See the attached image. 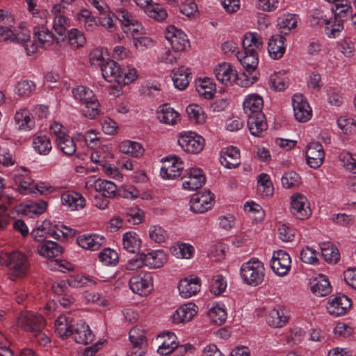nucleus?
I'll return each instance as SVG.
<instances>
[{
  "instance_id": "7",
  "label": "nucleus",
  "mask_w": 356,
  "mask_h": 356,
  "mask_svg": "<svg viewBox=\"0 0 356 356\" xmlns=\"http://www.w3.org/2000/svg\"><path fill=\"white\" fill-rule=\"evenodd\" d=\"M165 37L175 52H181L190 48V42L186 35L174 26L166 29Z\"/></svg>"
},
{
  "instance_id": "38",
  "label": "nucleus",
  "mask_w": 356,
  "mask_h": 356,
  "mask_svg": "<svg viewBox=\"0 0 356 356\" xmlns=\"http://www.w3.org/2000/svg\"><path fill=\"white\" fill-rule=\"evenodd\" d=\"M321 250L322 256L325 261L330 263H337L339 260V252L332 243L329 242L322 243L321 244Z\"/></svg>"
},
{
  "instance_id": "40",
  "label": "nucleus",
  "mask_w": 356,
  "mask_h": 356,
  "mask_svg": "<svg viewBox=\"0 0 356 356\" xmlns=\"http://www.w3.org/2000/svg\"><path fill=\"white\" fill-rule=\"evenodd\" d=\"M186 113L190 120L196 124H202L206 121L207 116L202 108L197 104L188 106Z\"/></svg>"
},
{
  "instance_id": "22",
  "label": "nucleus",
  "mask_w": 356,
  "mask_h": 356,
  "mask_svg": "<svg viewBox=\"0 0 356 356\" xmlns=\"http://www.w3.org/2000/svg\"><path fill=\"white\" fill-rule=\"evenodd\" d=\"M264 100L257 94L249 95L243 102V110L247 116L263 113Z\"/></svg>"
},
{
  "instance_id": "46",
  "label": "nucleus",
  "mask_w": 356,
  "mask_h": 356,
  "mask_svg": "<svg viewBox=\"0 0 356 356\" xmlns=\"http://www.w3.org/2000/svg\"><path fill=\"white\" fill-rule=\"evenodd\" d=\"M70 26V19L64 15L56 14L54 18V31L59 35H65L67 28Z\"/></svg>"
},
{
  "instance_id": "55",
  "label": "nucleus",
  "mask_w": 356,
  "mask_h": 356,
  "mask_svg": "<svg viewBox=\"0 0 356 356\" xmlns=\"http://www.w3.org/2000/svg\"><path fill=\"white\" fill-rule=\"evenodd\" d=\"M226 283L221 275L214 276L210 282V291L216 296L220 295L226 288Z\"/></svg>"
},
{
  "instance_id": "28",
  "label": "nucleus",
  "mask_w": 356,
  "mask_h": 356,
  "mask_svg": "<svg viewBox=\"0 0 356 356\" xmlns=\"http://www.w3.org/2000/svg\"><path fill=\"white\" fill-rule=\"evenodd\" d=\"M220 163L227 168H234L240 164V152L234 147H230L222 152L220 155Z\"/></svg>"
},
{
  "instance_id": "8",
  "label": "nucleus",
  "mask_w": 356,
  "mask_h": 356,
  "mask_svg": "<svg viewBox=\"0 0 356 356\" xmlns=\"http://www.w3.org/2000/svg\"><path fill=\"white\" fill-rule=\"evenodd\" d=\"M178 142L184 151L190 154L200 153L204 146V139L194 132L181 135Z\"/></svg>"
},
{
  "instance_id": "9",
  "label": "nucleus",
  "mask_w": 356,
  "mask_h": 356,
  "mask_svg": "<svg viewBox=\"0 0 356 356\" xmlns=\"http://www.w3.org/2000/svg\"><path fill=\"white\" fill-rule=\"evenodd\" d=\"M291 211L298 219L308 218L312 214V211L307 197L300 193L293 195L291 197Z\"/></svg>"
},
{
  "instance_id": "21",
  "label": "nucleus",
  "mask_w": 356,
  "mask_h": 356,
  "mask_svg": "<svg viewBox=\"0 0 356 356\" xmlns=\"http://www.w3.org/2000/svg\"><path fill=\"white\" fill-rule=\"evenodd\" d=\"M200 280L198 277H187L179 282L178 289L181 297L188 298L200 291Z\"/></svg>"
},
{
  "instance_id": "36",
  "label": "nucleus",
  "mask_w": 356,
  "mask_h": 356,
  "mask_svg": "<svg viewBox=\"0 0 356 356\" xmlns=\"http://www.w3.org/2000/svg\"><path fill=\"white\" fill-rule=\"evenodd\" d=\"M123 248L129 252H137L141 245V241L134 232H127L123 235Z\"/></svg>"
},
{
  "instance_id": "60",
  "label": "nucleus",
  "mask_w": 356,
  "mask_h": 356,
  "mask_svg": "<svg viewBox=\"0 0 356 356\" xmlns=\"http://www.w3.org/2000/svg\"><path fill=\"white\" fill-rule=\"evenodd\" d=\"M149 237L156 243L164 242L166 237L165 231L161 227L153 226L149 229Z\"/></svg>"
},
{
  "instance_id": "32",
  "label": "nucleus",
  "mask_w": 356,
  "mask_h": 356,
  "mask_svg": "<svg viewBox=\"0 0 356 356\" xmlns=\"http://www.w3.org/2000/svg\"><path fill=\"white\" fill-rule=\"evenodd\" d=\"M311 290L318 296H325L330 293L331 286L325 276H320L311 282Z\"/></svg>"
},
{
  "instance_id": "64",
  "label": "nucleus",
  "mask_w": 356,
  "mask_h": 356,
  "mask_svg": "<svg viewBox=\"0 0 356 356\" xmlns=\"http://www.w3.org/2000/svg\"><path fill=\"white\" fill-rule=\"evenodd\" d=\"M134 44L139 51H144L153 46V41L150 38L140 35L134 39Z\"/></svg>"
},
{
  "instance_id": "15",
  "label": "nucleus",
  "mask_w": 356,
  "mask_h": 356,
  "mask_svg": "<svg viewBox=\"0 0 356 356\" xmlns=\"http://www.w3.org/2000/svg\"><path fill=\"white\" fill-rule=\"evenodd\" d=\"M294 116L300 122H305L311 118L312 110L309 104L303 99L302 95H294L292 99Z\"/></svg>"
},
{
  "instance_id": "25",
  "label": "nucleus",
  "mask_w": 356,
  "mask_h": 356,
  "mask_svg": "<svg viewBox=\"0 0 356 356\" xmlns=\"http://www.w3.org/2000/svg\"><path fill=\"white\" fill-rule=\"evenodd\" d=\"M316 17L318 19V24L325 25V33L329 37L335 38L343 29L342 20L337 19L334 16L329 19L323 18L322 16Z\"/></svg>"
},
{
  "instance_id": "56",
  "label": "nucleus",
  "mask_w": 356,
  "mask_h": 356,
  "mask_svg": "<svg viewBox=\"0 0 356 356\" xmlns=\"http://www.w3.org/2000/svg\"><path fill=\"white\" fill-rule=\"evenodd\" d=\"M100 261L106 265L115 264L118 260V253L110 248H105L99 254Z\"/></svg>"
},
{
  "instance_id": "49",
  "label": "nucleus",
  "mask_w": 356,
  "mask_h": 356,
  "mask_svg": "<svg viewBox=\"0 0 356 356\" xmlns=\"http://www.w3.org/2000/svg\"><path fill=\"white\" fill-rule=\"evenodd\" d=\"M208 316L210 320L216 325H222L227 318L225 310L218 306L213 307L209 309Z\"/></svg>"
},
{
  "instance_id": "59",
  "label": "nucleus",
  "mask_w": 356,
  "mask_h": 356,
  "mask_svg": "<svg viewBox=\"0 0 356 356\" xmlns=\"http://www.w3.org/2000/svg\"><path fill=\"white\" fill-rule=\"evenodd\" d=\"M99 103L97 101L89 103L88 105H85V108L82 109L83 115L90 119H95L99 115V110L98 108Z\"/></svg>"
},
{
  "instance_id": "53",
  "label": "nucleus",
  "mask_w": 356,
  "mask_h": 356,
  "mask_svg": "<svg viewBox=\"0 0 356 356\" xmlns=\"http://www.w3.org/2000/svg\"><path fill=\"white\" fill-rule=\"evenodd\" d=\"M343 1H341L340 3H336L334 8H332L333 16L337 19H341L342 22H343L351 10V7L346 2L343 3Z\"/></svg>"
},
{
  "instance_id": "45",
  "label": "nucleus",
  "mask_w": 356,
  "mask_h": 356,
  "mask_svg": "<svg viewBox=\"0 0 356 356\" xmlns=\"http://www.w3.org/2000/svg\"><path fill=\"white\" fill-rule=\"evenodd\" d=\"M278 26L281 34L287 35L293 29L297 26V19L294 15H287L284 17L279 18Z\"/></svg>"
},
{
  "instance_id": "14",
  "label": "nucleus",
  "mask_w": 356,
  "mask_h": 356,
  "mask_svg": "<svg viewBox=\"0 0 356 356\" xmlns=\"http://www.w3.org/2000/svg\"><path fill=\"white\" fill-rule=\"evenodd\" d=\"M351 306V300L344 295L331 297L327 302V312L332 316L345 314Z\"/></svg>"
},
{
  "instance_id": "19",
  "label": "nucleus",
  "mask_w": 356,
  "mask_h": 356,
  "mask_svg": "<svg viewBox=\"0 0 356 356\" xmlns=\"http://www.w3.org/2000/svg\"><path fill=\"white\" fill-rule=\"evenodd\" d=\"M71 336L76 343L81 344L91 343L95 338L89 326L82 321L73 325Z\"/></svg>"
},
{
  "instance_id": "42",
  "label": "nucleus",
  "mask_w": 356,
  "mask_h": 356,
  "mask_svg": "<svg viewBox=\"0 0 356 356\" xmlns=\"http://www.w3.org/2000/svg\"><path fill=\"white\" fill-rule=\"evenodd\" d=\"M33 147L40 154H47L51 149L49 138L46 136H38L34 138Z\"/></svg>"
},
{
  "instance_id": "31",
  "label": "nucleus",
  "mask_w": 356,
  "mask_h": 356,
  "mask_svg": "<svg viewBox=\"0 0 356 356\" xmlns=\"http://www.w3.org/2000/svg\"><path fill=\"white\" fill-rule=\"evenodd\" d=\"M63 204L66 205L72 210H77L85 207V199L77 193H65L61 195Z\"/></svg>"
},
{
  "instance_id": "2",
  "label": "nucleus",
  "mask_w": 356,
  "mask_h": 356,
  "mask_svg": "<svg viewBox=\"0 0 356 356\" xmlns=\"http://www.w3.org/2000/svg\"><path fill=\"white\" fill-rule=\"evenodd\" d=\"M165 260V254L162 250L152 251L147 254L142 252L138 258L130 259L126 265V268L134 270L144 265L154 268H159L163 265Z\"/></svg>"
},
{
  "instance_id": "6",
  "label": "nucleus",
  "mask_w": 356,
  "mask_h": 356,
  "mask_svg": "<svg viewBox=\"0 0 356 356\" xmlns=\"http://www.w3.org/2000/svg\"><path fill=\"white\" fill-rule=\"evenodd\" d=\"M17 323L24 331L30 333V336L44 329L46 325L45 320L41 315L32 312L22 313L17 317Z\"/></svg>"
},
{
  "instance_id": "61",
  "label": "nucleus",
  "mask_w": 356,
  "mask_h": 356,
  "mask_svg": "<svg viewBox=\"0 0 356 356\" xmlns=\"http://www.w3.org/2000/svg\"><path fill=\"white\" fill-rule=\"evenodd\" d=\"M90 280L83 275H70L67 280V284L73 288H79L85 286Z\"/></svg>"
},
{
  "instance_id": "13",
  "label": "nucleus",
  "mask_w": 356,
  "mask_h": 356,
  "mask_svg": "<svg viewBox=\"0 0 356 356\" xmlns=\"http://www.w3.org/2000/svg\"><path fill=\"white\" fill-rule=\"evenodd\" d=\"M306 159L307 164L312 168H319L323 162L324 150L318 142H312L307 146Z\"/></svg>"
},
{
  "instance_id": "43",
  "label": "nucleus",
  "mask_w": 356,
  "mask_h": 356,
  "mask_svg": "<svg viewBox=\"0 0 356 356\" xmlns=\"http://www.w3.org/2000/svg\"><path fill=\"white\" fill-rule=\"evenodd\" d=\"M57 147L67 156H72L76 152V145L74 140L68 135L56 140Z\"/></svg>"
},
{
  "instance_id": "47",
  "label": "nucleus",
  "mask_w": 356,
  "mask_h": 356,
  "mask_svg": "<svg viewBox=\"0 0 356 356\" xmlns=\"http://www.w3.org/2000/svg\"><path fill=\"white\" fill-rule=\"evenodd\" d=\"M13 200V197L2 196L0 197V229H4L9 223L10 216L6 213L7 210L6 203L10 204Z\"/></svg>"
},
{
  "instance_id": "34",
  "label": "nucleus",
  "mask_w": 356,
  "mask_h": 356,
  "mask_svg": "<svg viewBox=\"0 0 356 356\" xmlns=\"http://www.w3.org/2000/svg\"><path fill=\"white\" fill-rule=\"evenodd\" d=\"M288 321V316L284 311L280 308L272 309L268 316V324L273 327H281Z\"/></svg>"
},
{
  "instance_id": "3",
  "label": "nucleus",
  "mask_w": 356,
  "mask_h": 356,
  "mask_svg": "<svg viewBox=\"0 0 356 356\" xmlns=\"http://www.w3.org/2000/svg\"><path fill=\"white\" fill-rule=\"evenodd\" d=\"M241 275L244 282L249 285L257 286L264 279V267L259 259H251L243 264Z\"/></svg>"
},
{
  "instance_id": "35",
  "label": "nucleus",
  "mask_w": 356,
  "mask_h": 356,
  "mask_svg": "<svg viewBox=\"0 0 356 356\" xmlns=\"http://www.w3.org/2000/svg\"><path fill=\"white\" fill-rule=\"evenodd\" d=\"M119 149L121 152L129 154L133 157L141 156L144 153V149L140 143L130 140L122 142L119 145Z\"/></svg>"
},
{
  "instance_id": "63",
  "label": "nucleus",
  "mask_w": 356,
  "mask_h": 356,
  "mask_svg": "<svg viewBox=\"0 0 356 356\" xmlns=\"http://www.w3.org/2000/svg\"><path fill=\"white\" fill-rule=\"evenodd\" d=\"M316 254L315 250L306 247L300 252V259L304 263L313 264L317 261Z\"/></svg>"
},
{
  "instance_id": "44",
  "label": "nucleus",
  "mask_w": 356,
  "mask_h": 356,
  "mask_svg": "<svg viewBox=\"0 0 356 356\" xmlns=\"http://www.w3.org/2000/svg\"><path fill=\"white\" fill-rule=\"evenodd\" d=\"M145 12L149 17L158 22L163 21L168 17L166 10L158 3H154L147 6Z\"/></svg>"
},
{
  "instance_id": "10",
  "label": "nucleus",
  "mask_w": 356,
  "mask_h": 356,
  "mask_svg": "<svg viewBox=\"0 0 356 356\" xmlns=\"http://www.w3.org/2000/svg\"><path fill=\"white\" fill-rule=\"evenodd\" d=\"M163 165L161 170V175L165 179H175L181 175L184 169L183 163L179 158L174 156L166 157L162 160Z\"/></svg>"
},
{
  "instance_id": "17",
  "label": "nucleus",
  "mask_w": 356,
  "mask_h": 356,
  "mask_svg": "<svg viewBox=\"0 0 356 356\" xmlns=\"http://www.w3.org/2000/svg\"><path fill=\"white\" fill-rule=\"evenodd\" d=\"M102 76L108 82H117L120 84L122 79L123 70L120 65L113 60H109L102 64L101 67Z\"/></svg>"
},
{
  "instance_id": "50",
  "label": "nucleus",
  "mask_w": 356,
  "mask_h": 356,
  "mask_svg": "<svg viewBox=\"0 0 356 356\" xmlns=\"http://www.w3.org/2000/svg\"><path fill=\"white\" fill-rule=\"evenodd\" d=\"M67 39L70 45L73 48L83 47L86 42V38L83 34L76 29H72L67 33Z\"/></svg>"
},
{
  "instance_id": "27",
  "label": "nucleus",
  "mask_w": 356,
  "mask_h": 356,
  "mask_svg": "<svg viewBox=\"0 0 356 356\" xmlns=\"http://www.w3.org/2000/svg\"><path fill=\"white\" fill-rule=\"evenodd\" d=\"M195 305L189 303L180 307L172 315V321L174 323L190 321L196 314Z\"/></svg>"
},
{
  "instance_id": "29",
  "label": "nucleus",
  "mask_w": 356,
  "mask_h": 356,
  "mask_svg": "<svg viewBox=\"0 0 356 356\" xmlns=\"http://www.w3.org/2000/svg\"><path fill=\"white\" fill-rule=\"evenodd\" d=\"M77 243L84 249L97 250L103 245L104 238L97 234L83 235L77 238Z\"/></svg>"
},
{
  "instance_id": "26",
  "label": "nucleus",
  "mask_w": 356,
  "mask_h": 356,
  "mask_svg": "<svg viewBox=\"0 0 356 356\" xmlns=\"http://www.w3.org/2000/svg\"><path fill=\"white\" fill-rule=\"evenodd\" d=\"M33 35L37 39L40 47L44 49L50 47L56 40L55 35L43 26L35 27Z\"/></svg>"
},
{
  "instance_id": "30",
  "label": "nucleus",
  "mask_w": 356,
  "mask_h": 356,
  "mask_svg": "<svg viewBox=\"0 0 356 356\" xmlns=\"http://www.w3.org/2000/svg\"><path fill=\"white\" fill-rule=\"evenodd\" d=\"M38 251L43 257L54 258L62 254L63 247L51 241H46L38 246Z\"/></svg>"
},
{
  "instance_id": "18",
  "label": "nucleus",
  "mask_w": 356,
  "mask_h": 356,
  "mask_svg": "<svg viewBox=\"0 0 356 356\" xmlns=\"http://www.w3.org/2000/svg\"><path fill=\"white\" fill-rule=\"evenodd\" d=\"M151 280V277L148 275H145L143 277L135 275L129 280V287L134 293L140 296H145L152 290V284Z\"/></svg>"
},
{
  "instance_id": "24",
  "label": "nucleus",
  "mask_w": 356,
  "mask_h": 356,
  "mask_svg": "<svg viewBox=\"0 0 356 356\" xmlns=\"http://www.w3.org/2000/svg\"><path fill=\"white\" fill-rule=\"evenodd\" d=\"M248 125L250 134L259 137H261L262 133L268 128L264 113L248 116Z\"/></svg>"
},
{
  "instance_id": "58",
  "label": "nucleus",
  "mask_w": 356,
  "mask_h": 356,
  "mask_svg": "<svg viewBox=\"0 0 356 356\" xmlns=\"http://www.w3.org/2000/svg\"><path fill=\"white\" fill-rule=\"evenodd\" d=\"M127 220L133 225L140 224L143 218V211L138 208L130 209L127 213Z\"/></svg>"
},
{
  "instance_id": "57",
  "label": "nucleus",
  "mask_w": 356,
  "mask_h": 356,
  "mask_svg": "<svg viewBox=\"0 0 356 356\" xmlns=\"http://www.w3.org/2000/svg\"><path fill=\"white\" fill-rule=\"evenodd\" d=\"M35 84L28 80L18 81L16 85L17 93L20 96H29L35 89Z\"/></svg>"
},
{
  "instance_id": "62",
  "label": "nucleus",
  "mask_w": 356,
  "mask_h": 356,
  "mask_svg": "<svg viewBox=\"0 0 356 356\" xmlns=\"http://www.w3.org/2000/svg\"><path fill=\"white\" fill-rule=\"evenodd\" d=\"M47 202L44 200L33 202L26 206L25 212H31L35 215H40L44 212L47 209Z\"/></svg>"
},
{
  "instance_id": "41",
  "label": "nucleus",
  "mask_w": 356,
  "mask_h": 356,
  "mask_svg": "<svg viewBox=\"0 0 356 356\" xmlns=\"http://www.w3.org/2000/svg\"><path fill=\"white\" fill-rule=\"evenodd\" d=\"M179 113L173 108L166 107L165 106L163 107L158 114V118L161 122L171 125L177 123L179 120Z\"/></svg>"
},
{
  "instance_id": "37",
  "label": "nucleus",
  "mask_w": 356,
  "mask_h": 356,
  "mask_svg": "<svg viewBox=\"0 0 356 356\" xmlns=\"http://www.w3.org/2000/svg\"><path fill=\"white\" fill-rule=\"evenodd\" d=\"M68 322V318L65 316H60L55 321V332L62 338H67L72 335V330L74 324Z\"/></svg>"
},
{
  "instance_id": "51",
  "label": "nucleus",
  "mask_w": 356,
  "mask_h": 356,
  "mask_svg": "<svg viewBox=\"0 0 356 356\" xmlns=\"http://www.w3.org/2000/svg\"><path fill=\"white\" fill-rule=\"evenodd\" d=\"M281 181L284 188H291L300 185V177L296 172L291 171L285 173Z\"/></svg>"
},
{
  "instance_id": "23",
  "label": "nucleus",
  "mask_w": 356,
  "mask_h": 356,
  "mask_svg": "<svg viewBox=\"0 0 356 356\" xmlns=\"http://www.w3.org/2000/svg\"><path fill=\"white\" fill-rule=\"evenodd\" d=\"M285 40V38L282 35H273L269 39L268 51L272 58L277 60L283 56L286 51L284 46Z\"/></svg>"
},
{
  "instance_id": "20",
  "label": "nucleus",
  "mask_w": 356,
  "mask_h": 356,
  "mask_svg": "<svg viewBox=\"0 0 356 356\" xmlns=\"http://www.w3.org/2000/svg\"><path fill=\"white\" fill-rule=\"evenodd\" d=\"M93 187L97 192L101 193L102 196L107 198H113L119 192L117 186L112 181L105 179L95 180L92 184L90 181L86 182V187Z\"/></svg>"
},
{
  "instance_id": "39",
  "label": "nucleus",
  "mask_w": 356,
  "mask_h": 356,
  "mask_svg": "<svg viewBox=\"0 0 356 356\" xmlns=\"http://www.w3.org/2000/svg\"><path fill=\"white\" fill-rule=\"evenodd\" d=\"M73 95L76 99H79L85 105H88L89 103L97 100L93 92L84 86H79L74 89Z\"/></svg>"
},
{
  "instance_id": "5",
  "label": "nucleus",
  "mask_w": 356,
  "mask_h": 356,
  "mask_svg": "<svg viewBox=\"0 0 356 356\" xmlns=\"http://www.w3.org/2000/svg\"><path fill=\"white\" fill-rule=\"evenodd\" d=\"M4 264L15 277H24L28 272L29 264L26 256L19 251L6 254L3 258Z\"/></svg>"
},
{
  "instance_id": "11",
  "label": "nucleus",
  "mask_w": 356,
  "mask_h": 356,
  "mask_svg": "<svg viewBox=\"0 0 356 356\" xmlns=\"http://www.w3.org/2000/svg\"><path fill=\"white\" fill-rule=\"evenodd\" d=\"M213 195L209 191L194 194L191 200V210L195 213H203L212 207Z\"/></svg>"
},
{
  "instance_id": "16",
  "label": "nucleus",
  "mask_w": 356,
  "mask_h": 356,
  "mask_svg": "<svg viewBox=\"0 0 356 356\" xmlns=\"http://www.w3.org/2000/svg\"><path fill=\"white\" fill-rule=\"evenodd\" d=\"M291 267V258L284 250H278L273 253L271 260V268L279 275H284Z\"/></svg>"
},
{
  "instance_id": "1",
  "label": "nucleus",
  "mask_w": 356,
  "mask_h": 356,
  "mask_svg": "<svg viewBox=\"0 0 356 356\" xmlns=\"http://www.w3.org/2000/svg\"><path fill=\"white\" fill-rule=\"evenodd\" d=\"M242 44L244 49V56L241 58L238 55L237 57L246 72L250 74L258 65L257 51L262 48L263 40L258 34L248 33L244 36Z\"/></svg>"
},
{
  "instance_id": "54",
  "label": "nucleus",
  "mask_w": 356,
  "mask_h": 356,
  "mask_svg": "<svg viewBox=\"0 0 356 356\" xmlns=\"http://www.w3.org/2000/svg\"><path fill=\"white\" fill-rule=\"evenodd\" d=\"M129 341L131 343H147L145 330L141 326H136L129 331Z\"/></svg>"
},
{
  "instance_id": "4",
  "label": "nucleus",
  "mask_w": 356,
  "mask_h": 356,
  "mask_svg": "<svg viewBox=\"0 0 356 356\" xmlns=\"http://www.w3.org/2000/svg\"><path fill=\"white\" fill-rule=\"evenodd\" d=\"M214 73L217 80L225 86L232 85L233 83H235L238 86L248 87L251 86L257 80L255 76H252V80L245 79L241 81L240 79L238 78L236 72L233 70L232 66L227 63L219 65L218 67L214 70Z\"/></svg>"
},
{
  "instance_id": "52",
  "label": "nucleus",
  "mask_w": 356,
  "mask_h": 356,
  "mask_svg": "<svg viewBox=\"0 0 356 356\" xmlns=\"http://www.w3.org/2000/svg\"><path fill=\"white\" fill-rule=\"evenodd\" d=\"M122 30L127 35L131 36L133 40L144 33L142 25L134 19L133 22L123 27Z\"/></svg>"
},
{
  "instance_id": "12",
  "label": "nucleus",
  "mask_w": 356,
  "mask_h": 356,
  "mask_svg": "<svg viewBox=\"0 0 356 356\" xmlns=\"http://www.w3.org/2000/svg\"><path fill=\"white\" fill-rule=\"evenodd\" d=\"M183 187L184 189L195 191L200 188L205 183L204 175L200 168H191L182 177Z\"/></svg>"
},
{
  "instance_id": "48",
  "label": "nucleus",
  "mask_w": 356,
  "mask_h": 356,
  "mask_svg": "<svg viewBox=\"0 0 356 356\" xmlns=\"http://www.w3.org/2000/svg\"><path fill=\"white\" fill-rule=\"evenodd\" d=\"M168 339H165L162 344L158 348V353L162 355H165L174 352L177 348L176 337L172 332L167 333Z\"/></svg>"
},
{
  "instance_id": "33",
  "label": "nucleus",
  "mask_w": 356,
  "mask_h": 356,
  "mask_svg": "<svg viewBox=\"0 0 356 356\" xmlns=\"http://www.w3.org/2000/svg\"><path fill=\"white\" fill-rule=\"evenodd\" d=\"M190 76L191 72H188V69L184 67L174 70L172 80L175 86L180 90L185 89L189 83Z\"/></svg>"
}]
</instances>
